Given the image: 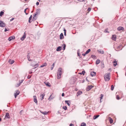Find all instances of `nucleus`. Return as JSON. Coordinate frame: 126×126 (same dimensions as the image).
<instances>
[{
  "mask_svg": "<svg viewBox=\"0 0 126 126\" xmlns=\"http://www.w3.org/2000/svg\"><path fill=\"white\" fill-rule=\"evenodd\" d=\"M62 69L61 68H59L57 72V78L58 79H59L61 78L62 73L63 71Z\"/></svg>",
  "mask_w": 126,
  "mask_h": 126,
  "instance_id": "nucleus-1",
  "label": "nucleus"
},
{
  "mask_svg": "<svg viewBox=\"0 0 126 126\" xmlns=\"http://www.w3.org/2000/svg\"><path fill=\"white\" fill-rule=\"evenodd\" d=\"M110 76V73H107L104 76V78L105 81H108L109 80Z\"/></svg>",
  "mask_w": 126,
  "mask_h": 126,
  "instance_id": "nucleus-2",
  "label": "nucleus"
},
{
  "mask_svg": "<svg viewBox=\"0 0 126 126\" xmlns=\"http://www.w3.org/2000/svg\"><path fill=\"white\" fill-rule=\"evenodd\" d=\"M41 9L40 8H38L36 10V12L34 14V16L37 15H39L41 12Z\"/></svg>",
  "mask_w": 126,
  "mask_h": 126,
  "instance_id": "nucleus-3",
  "label": "nucleus"
},
{
  "mask_svg": "<svg viewBox=\"0 0 126 126\" xmlns=\"http://www.w3.org/2000/svg\"><path fill=\"white\" fill-rule=\"evenodd\" d=\"M5 26V24L1 21H0V26L2 27H4Z\"/></svg>",
  "mask_w": 126,
  "mask_h": 126,
  "instance_id": "nucleus-4",
  "label": "nucleus"
},
{
  "mask_svg": "<svg viewBox=\"0 0 126 126\" xmlns=\"http://www.w3.org/2000/svg\"><path fill=\"white\" fill-rule=\"evenodd\" d=\"M93 86L92 85L89 86L86 88V90L87 91H89L93 87Z\"/></svg>",
  "mask_w": 126,
  "mask_h": 126,
  "instance_id": "nucleus-5",
  "label": "nucleus"
},
{
  "mask_svg": "<svg viewBox=\"0 0 126 126\" xmlns=\"http://www.w3.org/2000/svg\"><path fill=\"white\" fill-rule=\"evenodd\" d=\"M10 118V117L9 116V114L8 113H6V115L5 116L4 119H6V118L9 119Z\"/></svg>",
  "mask_w": 126,
  "mask_h": 126,
  "instance_id": "nucleus-6",
  "label": "nucleus"
},
{
  "mask_svg": "<svg viewBox=\"0 0 126 126\" xmlns=\"http://www.w3.org/2000/svg\"><path fill=\"white\" fill-rule=\"evenodd\" d=\"M117 30L119 31H123L124 30V28L122 26H119L118 27Z\"/></svg>",
  "mask_w": 126,
  "mask_h": 126,
  "instance_id": "nucleus-7",
  "label": "nucleus"
},
{
  "mask_svg": "<svg viewBox=\"0 0 126 126\" xmlns=\"http://www.w3.org/2000/svg\"><path fill=\"white\" fill-rule=\"evenodd\" d=\"M16 93L15 94V98H16L17 96L20 93V92L18 90H16Z\"/></svg>",
  "mask_w": 126,
  "mask_h": 126,
  "instance_id": "nucleus-8",
  "label": "nucleus"
},
{
  "mask_svg": "<svg viewBox=\"0 0 126 126\" xmlns=\"http://www.w3.org/2000/svg\"><path fill=\"white\" fill-rule=\"evenodd\" d=\"M15 38V37L14 36H12L10 37L8 39V40L10 41L12 40V39H14Z\"/></svg>",
  "mask_w": 126,
  "mask_h": 126,
  "instance_id": "nucleus-9",
  "label": "nucleus"
},
{
  "mask_svg": "<svg viewBox=\"0 0 126 126\" xmlns=\"http://www.w3.org/2000/svg\"><path fill=\"white\" fill-rule=\"evenodd\" d=\"M116 36L115 35H113L112 37V40L115 41L116 40Z\"/></svg>",
  "mask_w": 126,
  "mask_h": 126,
  "instance_id": "nucleus-10",
  "label": "nucleus"
},
{
  "mask_svg": "<svg viewBox=\"0 0 126 126\" xmlns=\"http://www.w3.org/2000/svg\"><path fill=\"white\" fill-rule=\"evenodd\" d=\"M26 35L25 34V33H24V35L20 39L22 41L24 39L26 38Z\"/></svg>",
  "mask_w": 126,
  "mask_h": 126,
  "instance_id": "nucleus-11",
  "label": "nucleus"
},
{
  "mask_svg": "<svg viewBox=\"0 0 126 126\" xmlns=\"http://www.w3.org/2000/svg\"><path fill=\"white\" fill-rule=\"evenodd\" d=\"M34 101V102H37V101L36 98V97L35 95L33 96Z\"/></svg>",
  "mask_w": 126,
  "mask_h": 126,
  "instance_id": "nucleus-12",
  "label": "nucleus"
},
{
  "mask_svg": "<svg viewBox=\"0 0 126 126\" xmlns=\"http://www.w3.org/2000/svg\"><path fill=\"white\" fill-rule=\"evenodd\" d=\"M62 49V47L61 46H59L58 47L56 51H59L61 50Z\"/></svg>",
  "mask_w": 126,
  "mask_h": 126,
  "instance_id": "nucleus-13",
  "label": "nucleus"
},
{
  "mask_svg": "<svg viewBox=\"0 0 126 126\" xmlns=\"http://www.w3.org/2000/svg\"><path fill=\"white\" fill-rule=\"evenodd\" d=\"M82 93V92L81 91H79L77 93V96H78L79 95H80Z\"/></svg>",
  "mask_w": 126,
  "mask_h": 126,
  "instance_id": "nucleus-14",
  "label": "nucleus"
},
{
  "mask_svg": "<svg viewBox=\"0 0 126 126\" xmlns=\"http://www.w3.org/2000/svg\"><path fill=\"white\" fill-rule=\"evenodd\" d=\"M95 74L96 73L94 72H92L91 73V75L92 77L95 76Z\"/></svg>",
  "mask_w": 126,
  "mask_h": 126,
  "instance_id": "nucleus-15",
  "label": "nucleus"
},
{
  "mask_svg": "<svg viewBox=\"0 0 126 126\" xmlns=\"http://www.w3.org/2000/svg\"><path fill=\"white\" fill-rule=\"evenodd\" d=\"M64 38L63 34L62 33H61L60 35V39H63Z\"/></svg>",
  "mask_w": 126,
  "mask_h": 126,
  "instance_id": "nucleus-16",
  "label": "nucleus"
},
{
  "mask_svg": "<svg viewBox=\"0 0 126 126\" xmlns=\"http://www.w3.org/2000/svg\"><path fill=\"white\" fill-rule=\"evenodd\" d=\"M97 51L99 53H100L103 54L104 53V51L103 50L101 51L100 49L98 50Z\"/></svg>",
  "mask_w": 126,
  "mask_h": 126,
  "instance_id": "nucleus-17",
  "label": "nucleus"
},
{
  "mask_svg": "<svg viewBox=\"0 0 126 126\" xmlns=\"http://www.w3.org/2000/svg\"><path fill=\"white\" fill-rule=\"evenodd\" d=\"M44 94H42L40 95V98H41V100H42L44 98V96H45Z\"/></svg>",
  "mask_w": 126,
  "mask_h": 126,
  "instance_id": "nucleus-18",
  "label": "nucleus"
},
{
  "mask_svg": "<svg viewBox=\"0 0 126 126\" xmlns=\"http://www.w3.org/2000/svg\"><path fill=\"white\" fill-rule=\"evenodd\" d=\"M109 119L110 123V124L112 123L113 121V119L110 117H109Z\"/></svg>",
  "mask_w": 126,
  "mask_h": 126,
  "instance_id": "nucleus-19",
  "label": "nucleus"
},
{
  "mask_svg": "<svg viewBox=\"0 0 126 126\" xmlns=\"http://www.w3.org/2000/svg\"><path fill=\"white\" fill-rule=\"evenodd\" d=\"M14 62L15 61L14 60H9V62L10 64H12L14 63Z\"/></svg>",
  "mask_w": 126,
  "mask_h": 126,
  "instance_id": "nucleus-20",
  "label": "nucleus"
},
{
  "mask_svg": "<svg viewBox=\"0 0 126 126\" xmlns=\"http://www.w3.org/2000/svg\"><path fill=\"white\" fill-rule=\"evenodd\" d=\"M99 116V115H94V116L93 117V119L94 120H95Z\"/></svg>",
  "mask_w": 126,
  "mask_h": 126,
  "instance_id": "nucleus-21",
  "label": "nucleus"
},
{
  "mask_svg": "<svg viewBox=\"0 0 126 126\" xmlns=\"http://www.w3.org/2000/svg\"><path fill=\"white\" fill-rule=\"evenodd\" d=\"M117 65V61L115 60L113 62V65L114 66H116Z\"/></svg>",
  "mask_w": 126,
  "mask_h": 126,
  "instance_id": "nucleus-22",
  "label": "nucleus"
},
{
  "mask_svg": "<svg viewBox=\"0 0 126 126\" xmlns=\"http://www.w3.org/2000/svg\"><path fill=\"white\" fill-rule=\"evenodd\" d=\"M32 15H31L30 16V17H29V22L30 23H31V20L32 19Z\"/></svg>",
  "mask_w": 126,
  "mask_h": 126,
  "instance_id": "nucleus-23",
  "label": "nucleus"
},
{
  "mask_svg": "<svg viewBox=\"0 0 126 126\" xmlns=\"http://www.w3.org/2000/svg\"><path fill=\"white\" fill-rule=\"evenodd\" d=\"M100 62V60L99 59H97L96 60V61L95 64H98Z\"/></svg>",
  "mask_w": 126,
  "mask_h": 126,
  "instance_id": "nucleus-24",
  "label": "nucleus"
},
{
  "mask_svg": "<svg viewBox=\"0 0 126 126\" xmlns=\"http://www.w3.org/2000/svg\"><path fill=\"white\" fill-rule=\"evenodd\" d=\"M47 65V64L46 63H44L42 65H41L40 66L41 67H42L45 66H46Z\"/></svg>",
  "mask_w": 126,
  "mask_h": 126,
  "instance_id": "nucleus-25",
  "label": "nucleus"
},
{
  "mask_svg": "<svg viewBox=\"0 0 126 126\" xmlns=\"http://www.w3.org/2000/svg\"><path fill=\"white\" fill-rule=\"evenodd\" d=\"M37 17H36V16H34V17H33V18L32 19V20L33 21H35L37 19Z\"/></svg>",
  "mask_w": 126,
  "mask_h": 126,
  "instance_id": "nucleus-26",
  "label": "nucleus"
},
{
  "mask_svg": "<svg viewBox=\"0 0 126 126\" xmlns=\"http://www.w3.org/2000/svg\"><path fill=\"white\" fill-rule=\"evenodd\" d=\"M46 85L48 87H50V83L48 82H47V83H45Z\"/></svg>",
  "mask_w": 126,
  "mask_h": 126,
  "instance_id": "nucleus-27",
  "label": "nucleus"
},
{
  "mask_svg": "<svg viewBox=\"0 0 126 126\" xmlns=\"http://www.w3.org/2000/svg\"><path fill=\"white\" fill-rule=\"evenodd\" d=\"M91 51V49H88L85 52L86 54H88Z\"/></svg>",
  "mask_w": 126,
  "mask_h": 126,
  "instance_id": "nucleus-28",
  "label": "nucleus"
},
{
  "mask_svg": "<svg viewBox=\"0 0 126 126\" xmlns=\"http://www.w3.org/2000/svg\"><path fill=\"white\" fill-rule=\"evenodd\" d=\"M4 13V12H3L2 11H1L0 13V16H1L3 15Z\"/></svg>",
  "mask_w": 126,
  "mask_h": 126,
  "instance_id": "nucleus-29",
  "label": "nucleus"
},
{
  "mask_svg": "<svg viewBox=\"0 0 126 126\" xmlns=\"http://www.w3.org/2000/svg\"><path fill=\"white\" fill-rule=\"evenodd\" d=\"M39 66V64L38 63L34 65V66H35L33 69H35Z\"/></svg>",
  "mask_w": 126,
  "mask_h": 126,
  "instance_id": "nucleus-30",
  "label": "nucleus"
},
{
  "mask_svg": "<svg viewBox=\"0 0 126 126\" xmlns=\"http://www.w3.org/2000/svg\"><path fill=\"white\" fill-rule=\"evenodd\" d=\"M51 96H52V95H51L50 96L49 98H48L49 100H50L53 99V97H51Z\"/></svg>",
  "mask_w": 126,
  "mask_h": 126,
  "instance_id": "nucleus-31",
  "label": "nucleus"
},
{
  "mask_svg": "<svg viewBox=\"0 0 126 126\" xmlns=\"http://www.w3.org/2000/svg\"><path fill=\"white\" fill-rule=\"evenodd\" d=\"M21 83H20L19 82V83H18L16 85V87H19L21 84Z\"/></svg>",
  "mask_w": 126,
  "mask_h": 126,
  "instance_id": "nucleus-32",
  "label": "nucleus"
},
{
  "mask_svg": "<svg viewBox=\"0 0 126 126\" xmlns=\"http://www.w3.org/2000/svg\"><path fill=\"white\" fill-rule=\"evenodd\" d=\"M85 72V71L84 70L82 72L80 73V75L83 74V75H84Z\"/></svg>",
  "mask_w": 126,
  "mask_h": 126,
  "instance_id": "nucleus-33",
  "label": "nucleus"
},
{
  "mask_svg": "<svg viewBox=\"0 0 126 126\" xmlns=\"http://www.w3.org/2000/svg\"><path fill=\"white\" fill-rule=\"evenodd\" d=\"M48 113V112H47L46 111H44L43 112V114L45 115H46Z\"/></svg>",
  "mask_w": 126,
  "mask_h": 126,
  "instance_id": "nucleus-34",
  "label": "nucleus"
},
{
  "mask_svg": "<svg viewBox=\"0 0 126 126\" xmlns=\"http://www.w3.org/2000/svg\"><path fill=\"white\" fill-rule=\"evenodd\" d=\"M63 108L65 110H67V107L66 106H63Z\"/></svg>",
  "mask_w": 126,
  "mask_h": 126,
  "instance_id": "nucleus-35",
  "label": "nucleus"
},
{
  "mask_svg": "<svg viewBox=\"0 0 126 126\" xmlns=\"http://www.w3.org/2000/svg\"><path fill=\"white\" fill-rule=\"evenodd\" d=\"M81 126H86V124L84 123H81Z\"/></svg>",
  "mask_w": 126,
  "mask_h": 126,
  "instance_id": "nucleus-36",
  "label": "nucleus"
},
{
  "mask_svg": "<svg viewBox=\"0 0 126 126\" xmlns=\"http://www.w3.org/2000/svg\"><path fill=\"white\" fill-rule=\"evenodd\" d=\"M63 50H64L65 49L66 47V45L65 44H63Z\"/></svg>",
  "mask_w": 126,
  "mask_h": 126,
  "instance_id": "nucleus-37",
  "label": "nucleus"
},
{
  "mask_svg": "<svg viewBox=\"0 0 126 126\" xmlns=\"http://www.w3.org/2000/svg\"><path fill=\"white\" fill-rule=\"evenodd\" d=\"M116 98L117 100H119L120 99V97L119 96L117 95H116Z\"/></svg>",
  "mask_w": 126,
  "mask_h": 126,
  "instance_id": "nucleus-38",
  "label": "nucleus"
},
{
  "mask_svg": "<svg viewBox=\"0 0 126 126\" xmlns=\"http://www.w3.org/2000/svg\"><path fill=\"white\" fill-rule=\"evenodd\" d=\"M114 87L113 85H112L111 86V90L112 91L113 90Z\"/></svg>",
  "mask_w": 126,
  "mask_h": 126,
  "instance_id": "nucleus-39",
  "label": "nucleus"
},
{
  "mask_svg": "<svg viewBox=\"0 0 126 126\" xmlns=\"http://www.w3.org/2000/svg\"><path fill=\"white\" fill-rule=\"evenodd\" d=\"M122 47V46L121 45H120L119 46H117V48L118 49Z\"/></svg>",
  "mask_w": 126,
  "mask_h": 126,
  "instance_id": "nucleus-40",
  "label": "nucleus"
},
{
  "mask_svg": "<svg viewBox=\"0 0 126 126\" xmlns=\"http://www.w3.org/2000/svg\"><path fill=\"white\" fill-rule=\"evenodd\" d=\"M100 95H101V97H100V102H101V99H102V97L103 96V94H101Z\"/></svg>",
  "mask_w": 126,
  "mask_h": 126,
  "instance_id": "nucleus-41",
  "label": "nucleus"
},
{
  "mask_svg": "<svg viewBox=\"0 0 126 126\" xmlns=\"http://www.w3.org/2000/svg\"><path fill=\"white\" fill-rule=\"evenodd\" d=\"M28 9V8H26V9H25V10H24V12L26 14V15H27L28 14V13H27L26 12V10H27Z\"/></svg>",
  "mask_w": 126,
  "mask_h": 126,
  "instance_id": "nucleus-42",
  "label": "nucleus"
},
{
  "mask_svg": "<svg viewBox=\"0 0 126 126\" xmlns=\"http://www.w3.org/2000/svg\"><path fill=\"white\" fill-rule=\"evenodd\" d=\"M27 58H28V61H31V60L30 59V57H29L28 55Z\"/></svg>",
  "mask_w": 126,
  "mask_h": 126,
  "instance_id": "nucleus-43",
  "label": "nucleus"
},
{
  "mask_svg": "<svg viewBox=\"0 0 126 126\" xmlns=\"http://www.w3.org/2000/svg\"><path fill=\"white\" fill-rule=\"evenodd\" d=\"M9 30L8 29H7L6 28H5L4 31L5 32H6L8 31Z\"/></svg>",
  "mask_w": 126,
  "mask_h": 126,
  "instance_id": "nucleus-44",
  "label": "nucleus"
},
{
  "mask_svg": "<svg viewBox=\"0 0 126 126\" xmlns=\"http://www.w3.org/2000/svg\"><path fill=\"white\" fill-rule=\"evenodd\" d=\"M23 81V80L22 79L20 81L19 80V82L21 84L22 83Z\"/></svg>",
  "mask_w": 126,
  "mask_h": 126,
  "instance_id": "nucleus-45",
  "label": "nucleus"
},
{
  "mask_svg": "<svg viewBox=\"0 0 126 126\" xmlns=\"http://www.w3.org/2000/svg\"><path fill=\"white\" fill-rule=\"evenodd\" d=\"M104 32L105 33H109V32L107 30V29H106L104 31Z\"/></svg>",
  "mask_w": 126,
  "mask_h": 126,
  "instance_id": "nucleus-46",
  "label": "nucleus"
},
{
  "mask_svg": "<svg viewBox=\"0 0 126 126\" xmlns=\"http://www.w3.org/2000/svg\"><path fill=\"white\" fill-rule=\"evenodd\" d=\"M91 10V8H88V11L89 12Z\"/></svg>",
  "mask_w": 126,
  "mask_h": 126,
  "instance_id": "nucleus-47",
  "label": "nucleus"
},
{
  "mask_svg": "<svg viewBox=\"0 0 126 126\" xmlns=\"http://www.w3.org/2000/svg\"><path fill=\"white\" fill-rule=\"evenodd\" d=\"M74 126V125L71 123L69 125V126Z\"/></svg>",
  "mask_w": 126,
  "mask_h": 126,
  "instance_id": "nucleus-48",
  "label": "nucleus"
},
{
  "mask_svg": "<svg viewBox=\"0 0 126 126\" xmlns=\"http://www.w3.org/2000/svg\"><path fill=\"white\" fill-rule=\"evenodd\" d=\"M31 76H28L27 77V78L28 79H29L31 78Z\"/></svg>",
  "mask_w": 126,
  "mask_h": 126,
  "instance_id": "nucleus-49",
  "label": "nucleus"
},
{
  "mask_svg": "<svg viewBox=\"0 0 126 126\" xmlns=\"http://www.w3.org/2000/svg\"><path fill=\"white\" fill-rule=\"evenodd\" d=\"M14 19V18H13L10 19V21H13Z\"/></svg>",
  "mask_w": 126,
  "mask_h": 126,
  "instance_id": "nucleus-50",
  "label": "nucleus"
},
{
  "mask_svg": "<svg viewBox=\"0 0 126 126\" xmlns=\"http://www.w3.org/2000/svg\"><path fill=\"white\" fill-rule=\"evenodd\" d=\"M39 2H37L36 3V5L37 6H38L39 5Z\"/></svg>",
  "mask_w": 126,
  "mask_h": 126,
  "instance_id": "nucleus-51",
  "label": "nucleus"
},
{
  "mask_svg": "<svg viewBox=\"0 0 126 126\" xmlns=\"http://www.w3.org/2000/svg\"><path fill=\"white\" fill-rule=\"evenodd\" d=\"M63 31H64V33H66V30H65V29H64L63 30Z\"/></svg>",
  "mask_w": 126,
  "mask_h": 126,
  "instance_id": "nucleus-52",
  "label": "nucleus"
},
{
  "mask_svg": "<svg viewBox=\"0 0 126 126\" xmlns=\"http://www.w3.org/2000/svg\"><path fill=\"white\" fill-rule=\"evenodd\" d=\"M54 67L52 66H51V70H52L53 69V68Z\"/></svg>",
  "mask_w": 126,
  "mask_h": 126,
  "instance_id": "nucleus-53",
  "label": "nucleus"
},
{
  "mask_svg": "<svg viewBox=\"0 0 126 126\" xmlns=\"http://www.w3.org/2000/svg\"><path fill=\"white\" fill-rule=\"evenodd\" d=\"M86 54H86L85 52V53H83L82 54V55L84 56H85Z\"/></svg>",
  "mask_w": 126,
  "mask_h": 126,
  "instance_id": "nucleus-54",
  "label": "nucleus"
},
{
  "mask_svg": "<svg viewBox=\"0 0 126 126\" xmlns=\"http://www.w3.org/2000/svg\"><path fill=\"white\" fill-rule=\"evenodd\" d=\"M23 111V110H21L20 111V114H22V111Z\"/></svg>",
  "mask_w": 126,
  "mask_h": 126,
  "instance_id": "nucleus-55",
  "label": "nucleus"
},
{
  "mask_svg": "<svg viewBox=\"0 0 126 126\" xmlns=\"http://www.w3.org/2000/svg\"><path fill=\"white\" fill-rule=\"evenodd\" d=\"M64 93H63L62 94V96H64Z\"/></svg>",
  "mask_w": 126,
  "mask_h": 126,
  "instance_id": "nucleus-56",
  "label": "nucleus"
},
{
  "mask_svg": "<svg viewBox=\"0 0 126 126\" xmlns=\"http://www.w3.org/2000/svg\"><path fill=\"white\" fill-rule=\"evenodd\" d=\"M65 103L67 104L68 105V106H70V103Z\"/></svg>",
  "mask_w": 126,
  "mask_h": 126,
  "instance_id": "nucleus-57",
  "label": "nucleus"
},
{
  "mask_svg": "<svg viewBox=\"0 0 126 126\" xmlns=\"http://www.w3.org/2000/svg\"><path fill=\"white\" fill-rule=\"evenodd\" d=\"M79 1H80L83 2V1L84 0H78Z\"/></svg>",
  "mask_w": 126,
  "mask_h": 126,
  "instance_id": "nucleus-58",
  "label": "nucleus"
},
{
  "mask_svg": "<svg viewBox=\"0 0 126 126\" xmlns=\"http://www.w3.org/2000/svg\"><path fill=\"white\" fill-rule=\"evenodd\" d=\"M69 101H69H67V100H65V102H68Z\"/></svg>",
  "mask_w": 126,
  "mask_h": 126,
  "instance_id": "nucleus-59",
  "label": "nucleus"
},
{
  "mask_svg": "<svg viewBox=\"0 0 126 126\" xmlns=\"http://www.w3.org/2000/svg\"><path fill=\"white\" fill-rule=\"evenodd\" d=\"M52 66L54 67V63H53L52 64Z\"/></svg>",
  "mask_w": 126,
  "mask_h": 126,
  "instance_id": "nucleus-60",
  "label": "nucleus"
},
{
  "mask_svg": "<svg viewBox=\"0 0 126 126\" xmlns=\"http://www.w3.org/2000/svg\"><path fill=\"white\" fill-rule=\"evenodd\" d=\"M29 73L30 74H32V72H31V71L29 72Z\"/></svg>",
  "mask_w": 126,
  "mask_h": 126,
  "instance_id": "nucleus-61",
  "label": "nucleus"
},
{
  "mask_svg": "<svg viewBox=\"0 0 126 126\" xmlns=\"http://www.w3.org/2000/svg\"><path fill=\"white\" fill-rule=\"evenodd\" d=\"M64 33V35L65 36H66V33Z\"/></svg>",
  "mask_w": 126,
  "mask_h": 126,
  "instance_id": "nucleus-62",
  "label": "nucleus"
},
{
  "mask_svg": "<svg viewBox=\"0 0 126 126\" xmlns=\"http://www.w3.org/2000/svg\"><path fill=\"white\" fill-rule=\"evenodd\" d=\"M40 112L41 113H42L43 114V112H42V111H41V110H40Z\"/></svg>",
  "mask_w": 126,
  "mask_h": 126,
  "instance_id": "nucleus-63",
  "label": "nucleus"
},
{
  "mask_svg": "<svg viewBox=\"0 0 126 126\" xmlns=\"http://www.w3.org/2000/svg\"><path fill=\"white\" fill-rule=\"evenodd\" d=\"M109 71H111V69L110 68V69H109Z\"/></svg>",
  "mask_w": 126,
  "mask_h": 126,
  "instance_id": "nucleus-64",
  "label": "nucleus"
}]
</instances>
